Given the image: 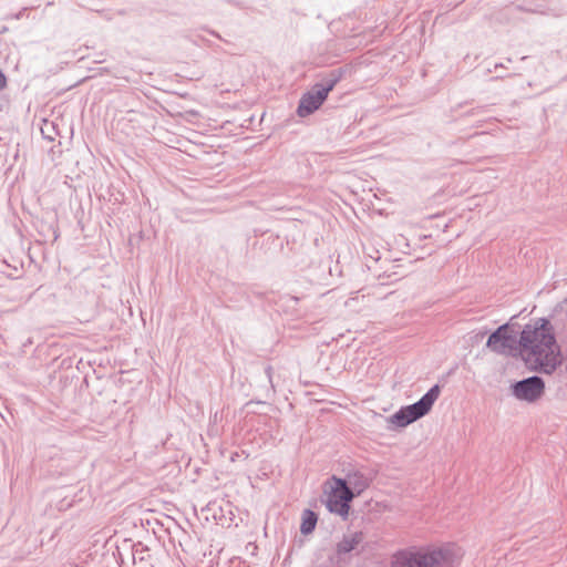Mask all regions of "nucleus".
Returning <instances> with one entry per match:
<instances>
[{
	"label": "nucleus",
	"mask_w": 567,
	"mask_h": 567,
	"mask_svg": "<svg viewBox=\"0 0 567 567\" xmlns=\"http://www.w3.org/2000/svg\"><path fill=\"white\" fill-rule=\"evenodd\" d=\"M486 347L497 354H513L519 350L528 369L544 374L554 373L561 364L560 347L546 318L525 324L518 339L508 323L502 324L489 334Z\"/></svg>",
	"instance_id": "obj_1"
},
{
	"label": "nucleus",
	"mask_w": 567,
	"mask_h": 567,
	"mask_svg": "<svg viewBox=\"0 0 567 567\" xmlns=\"http://www.w3.org/2000/svg\"><path fill=\"white\" fill-rule=\"evenodd\" d=\"M458 557L452 545L431 550L406 548L392 555L391 567H455Z\"/></svg>",
	"instance_id": "obj_2"
},
{
	"label": "nucleus",
	"mask_w": 567,
	"mask_h": 567,
	"mask_svg": "<svg viewBox=\"0 0 567 567\" xmlns=\"http://www.w3.org/2000/svg\"><path fill=\"white\" fill-rule=\"evenodd\" d=\"M347 72L346 68H336L322 75L319 82L315 83L309 91L301 95L297 114L300 117H306L319 110L329 93L344 78Z\"/></svg>",
	"instance_id": "obj_3"
},
{
	"label": "nucleus",
	"mask_w": 567,
	"mask_h": 567,
	"mask_svg": "<svg viewBox=\"0 0 567 567\" xmlns=\"http://www.w3.org/2000/svg\"><path fill=\"white\" fill-rule=\"evenodd\" d=\"M441 393V386L434 384L415 403L402 406L399 411L388 417V422L395 427H405L426 415Z\"/></svg>",
	"instance_id": "obj_4"
},
{
	"label": "nucleus",
	"mask_w": 567,
	"mask_h": 567,
	"mask_svg": "<svg viewBox=\"0 0 567 567\" xmlns=\"http://www.w3.org/2000/svg\"><path fill=\"white\" fill-rule=\"evenodd\" d=\"M333 485L327 492V509L347 519L349 516L350 504L355 497V493L348 484L346 478L332 476Z\"/></svg>",
	"instance_id": "obj_5"
},
{
	"label": "nucleus",
	"mask_w": 567,
	"mask_h": 567,
	"mask_svg": "<svg viewBox=\"0 0 567 567\" xmlns=\"http://www.w3.org/2000/svg\"><path fill=\"white\" fill-rule=\"evenodd\" d=\"M512 394L519 401L536 402L545 392V382L538 375L516 381L511 385Z\"/></svg>",
	"instance_id": "obj_6"
},
{
	"label": "nucleus",
	"mask_w": 567,
	"mask_h": 567,
	"mask_svg": "<svg viewBox=\"0 0 567 567\" xmlns=\"http://www.w3.org/2000/svg\"><path fill=\"white\" fill-rule=\"evenodd\" d=\"M364 539L365 535L361 530L343 534L342 538L336 544L338 563H348L353 554H361L365 549Z\"/></svg>",
	"instance_id": "obj_7"
},
{
	"label": "nucleus",
	"mask_w": 567,
	"mask_h": 567,
	"mask_svg": "<svg viewBox=\"0 0 567 567\" xmlns=\"http://www.w3.org/2000/svg\"><path fill=\"white\" fill-rule=\"evenodd\" d=\"M132 559L135 567H154L150 548L142 543L132 546Z\"/></svg>",
	"instance_id": "obj_8"
},
{
	"label": "nucleus",
	"mask_w": 567,
	"mask_h": 567,
	"mask_svg": "<svg viewBox=\"0 0 567 567\" xmlns=\"http://www.w3.org/2000/svg\"><path fill=\"white\" fill-rule=\"evenodd\" d=\"M282 248H284L282 240L280 239V237L278 235H275L272 233L266 234V237L264 238L261 246H260V249L266 255L276 254L279 250H281Z\"/></svg>",
	"instance_id": "obj_9"
},
{
	"label": "nucleus",
	"mask_w": 567,
	"mask_h": 567,
	"mask_svg": "<svg viewBox=\"0 0 567 567\" xmlns=\"http://www.w3.org/2000/svg\"><path fill=\"white\" fill-rule=\"evenodd\" d=\"M300 533L302 535L311 534L317 525L318 515L311 509H305L301 516Z\"/></svg>",
	"instance_id": "obj_10"
},
{
	"label": "nucleus",
	"mask_w": 567,
	"mask_h": 567,
	"mask_svg": "<svg viewBox=\"0 0 567 567\" xmlns=\"http://www.w3.org/2000/svg\"><path fill=\"white\" fill-rule=\"evenodd\" d=\"M348 480H349L350 485L352 486L351 488L353 491L354 489L357 491L355 495H359L361 492H363L369 486L368 480L364 477L363 474H361L359 472H355L353 474H348Z\"/></svg>",
	"instance_id": "obj_11"
},
{
	"label": "nucleus",
	"mask_w": 567,
	"mask_h": 567,
	"mask_svg": "<svg viewBox=\"0 0 567 567\" xmlns=\"http://www.w3.org/2000/svg\"><path fill=\"white\" fill-rule=\"evenodd\" d=\"M537 0H525L522 6H518L519 9L528 12H545V7L536 3Z\"/></svg>",
	"instance_id": "obj_12"
},
{
	"label": "nucleus",
	"mask_w": 567,
	"mask_h": 567,
	"mask_svg": "<svg viewBox=\"0 0 567 567\" xmlns=\"http://www.w3.org/2000/svg\"><path fill=\"white\" fill-rule=\"evenodd\" d=\"M265 373L267 375V379H268L269 383L272 385V367L271 365H267L265 368Z\"/></svg>",
	"instance_id": "obj_13"
},
{
	"label": "nucleus",
	"mask_w": 567,
	"mask_h": 567,
	"mask_svg": "<svg viewBox=\"0 0 567 567\" xmlns=\"http://www.w3.org/2000/svg\"><path fill=\"white\" fill-rule=\"evenodd\" d=\"M7 87V78L4 73L0 70V91Z\"/></svg>",
	"instance_id": "obj_14"
},
{
	"label": "nucleus",
	"mask_w": 567,
	"mask_h": 567,
	"mask_svg": "<svg viewBox=\"0 0 567 567\" xmlns=\"http://www.w3.org/2000/svg\"><path fill=\"white\" fill-rule=\"evenodd\" d=\"M485 111V106H480L477 109L472 110L471 114H478Z\"/></svg>",
	"instance_id": "obj_15"
},
{
	"label": "nucleus",
	"mask_w": 567,
	"mask_h": 567,
	"mask_svg": "<svg viewBox=\"0 0 567 567\" xmlns=\"http://www.w3.org/2000/svg\"><path fill=\"white\" fill-rule=\"evenodd\" d=\"M210 33H212L214 37H216V38L220 39V35H219L218 33H216L215 31H210Z\"/></svg>",
	"instance_id": "obj_16"
},
{
	"label": "nucleus",
	"mask_w": 567,
	"mask_h": 567,
	"mask_svg": "<svg viewBox=\"0 0 567 567\" xmlns=\"http://www.w3.org/2000/svg\"><path fill=\"white\" fill-rule=\"evenodd\" d=\"M502 66H503V64H502V63H496V64H495V66H494V69L502 68Z\"/></svg>",
	"instance_id": "obj_17"
},
{
	"label": "nucleus",
	"mask_w": 567,
	"mask_h": 567,
	"mask_svg": "<svg viewBox=\"0 0 567 567\" xmlns=\"http://www.w3.org/2000/svg\"><path fill=\"white\" fill-rule=\"evenodd\" d=\"M502 78H504V76L503 75L502 76H494V78H492V80H497V79H502Z\"/></svg>",
	"instance_id": "obj_18"
}]
</instances>
